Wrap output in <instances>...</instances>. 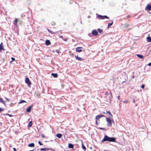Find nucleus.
Returning a JSON list of instances; mask_svg holds the SVG:
<instances>
[{
	"label": "nucleus",
	"instance_id": "obj_10",
	"mask_svg": "<svg viewBox=\"0 0 151 151\" xmlns=\"http://www.w3.org/2000/svg\"><path fill=\"white\" fill-rule=\"evenodd\" d=\"M75 57L76 59L78 60L82 61L83 60V59H82L81 58L79 57L78 55L75 56Z\"/></svg>",
	"mask_w": 151,
	"mask_h": 151
},
{
	"label": "nucleus",
	"instance_id": "obj_9",
	"mask_svg": "<svg viewBox=\"0 0 151 151\" xmlns=\"http://www.w3.org/2000/svg\"><path fill=\"white\" fill-rule=\"evenodd\" d=\"M106 113H108V117H109L108 118H109L110 119H111V118H112L111 117V116H112V115L111 114V113L110 112V111H107Z\"/></svg>",
	"mask_w": 151,
	"mask_h": 151
},
{
	"label": "nucleus",
	"instance_id": "obj_8",
	"mask_svg": "<svg viewBox=\"0 0 151 151\" xmlns=\"http://www.w3.org/2000/svg\"><path fill=\"white\" fill-rule=\"evenodd\" d=\"M83 47H77L76 49V51L77 52H81L82 51V49H83Z\"/></svg>",
	"mask_w": 151,
	"mask_h": 151
},
{
	"label": "nucleus",
	"instance_id": "obj_48",
	"mask_svg": "<svg viewBox=\"0 0 151 151\" xmlns=\"http://www.w3.org/2000/svg\"><path fill=\"white\" fill-rule=\"evenodd\" d=\"M42 137H44V135H42Z\"/></svg>",
	"mask_w": 151,
	"mask_h": 151
},
{
	"label": "nucleus",
	"instance_id": "obj_23",
	"mask_svg": "<svg viewBox=\"0 0 151 151\" xmlns=\"http://www.w3.org/2000/svg\"><path fill=\"white\" fill-rule=\"evenodd\" d=\"M17 20H18V19H15V20L14 21V24L15 25H16V24L17 23Z\"/></svg>",
	"mask_w": 151,
	"mask_h": 151
},
{
	"label": "nucleus",
	"instance_id": "obj_12",
	"mask_svg": "<svg viewBox=\"0 0 151 151\" xmlns=\"http://www.w3.org/2000/svg\"><path fill=\"white\" fill-rule=\"evenodd\" d=\"M51 76H53L54 78H57L58 76V75L56 73H52L51 74Z\"/></svg>",
	"mask_w": 151,
	"mask_h": 151
},
{
	"label": "nucleus",
	"instance_id": "obj_30",
	"mask_svg": "<svg viewBox=\"0 0 151 151\" xmlns=\"http://www.w3.org/2000/svg\"><path fill=\"white\" fill-rule=\"evenodd\" d=\"M145 85L144 84H142L141 86V88H145Z\"/></svg>",
	"mask_w": 151,
	"mask_h": 151
},
{
	"label": "nucleus",
	"instance_id": "obj_21",
	"mask_svg": "<svg viewBox=\"0 0 151 151\" xmlns=\"http://www.w3.org/2000/svg\"><path fill=\"white\" fill-rule=\"evenodd\" d=\"M32 121H30L29 122V123L28 125V126L27 127H30L31 126H32Z\"/></svg>",
	"mask_w": 151,
	"mask_h": 151
},
{
	"label": "nucleus",
	"instance_id": "obj_43",
	"mask_svg": "<svg viewBox=\"0 0 151 151\" xmlns=\"http://www.w3.org/2000/svg\"><path fill=\"white\" fill-rule=\"evenodd\" d=\"M131 78H134V76L133 75V76L132 77H131Z\"/></svg>",
	"mask_w": 151,
	"mask_h": 151
},
{
	"label": "nucleus",
	"instance_id": "obj_37",
	"mask_svg": "<svg viewBox=\"0 0 151 151\" xmlns=\"http://www.w3.org/2000/svg\"><path fill=\"white\" fill-rule=\"evenodd\" d=\"M117 98H118V100H120V96H118V97H117Z\"/></svg>",
	"mask_w": 151,
	"mask_h": 151
},
{
	"label": "nucleus",
	"instance_id": "obj_18",
	"mask_svg": "<svg viewBox=\"0 0 151 151\" xmlns=\"http://www.w3.org/2000/svg\"><path fill=\"white\" fill-rule=\"evenodd\" d=\"M113 24V21H112V22L111 23H109L108 24L107 28H109Z\"/></svg>",
	"mask_w": 151,
	"mask_h": 151
},
{
	"label": "nucleus",
	"instance_id": "obj_51",
	"mask_svg": "<svg viewBox=\"0 0 151 151\" xmlns=\"http://www.w3.org/2000/svg\"><path fill=\"white\" fill-rule=\"evenodd\" d=\"M2 124V122H0V124Z\"/></svg>",
	"mask_w": 151,
	"mask_h": 151
},
{
	"label": "nucleus",
	"instance_id": "obj_27",
	"mask_svg": "<svg viewBox=\"0 0 151 151\" xmlns=\"http://www.w3.org/2000/svg\"><path fill=\"white\" fill-rule=\"evenodd\" d=\"M46 150V148H42L40 149L41 151H45Z\"/></svg>",
	"mask_w": 151,
	"mask_h": 151
},
{
	"label": "nucleus",
	"instance_id": "obj_40",
	"mask_svg": "<svg viewBox=\"0 0 151 151\" xmlns=\"http://www.w3.org/2000/svg\"><path fill=\"white\" fill-rule=\"evenodd\" d=\"M5 99L7 100V101H9V99H7V98H6V97H5Z\"/></svg>",
	"mask_w": 151,
	"mask_h": 151
},
{
	"label": "nucleus",
	"instance_id": "obj_45",
	"mask_svg": "<svg viewBox=\"0 0 151 151\" xmlns=\"http://www.w3.org/2000/svg\"><path fill=\"white\" fill-rule=\"evenodd\" d=\"M55 24V23L54 22H53V23L52 24L53 25H54Z\"/></svg>",
	"mask_w": 151,
	"mask_h": 151
},
{
	"label": "nucleus",
	"instance_id": "obj_13",
	"mask_svg": "<svg viewBox=\"0 0 151 151\" xmlns=\"http://www.w3.org/2000/svg\"><path fill=\"white\" fill-rule=\"evenodd\" d=\"M68 147L69 148H73L74 147L73 145L72 144L69 143L68 145Z\"/></svg>",
	"mask_w": 151,
	"mask_h": 151
},
{
	"label": "nucleus",
	"instance_id": "obj_25",
	"mask_svg": "<svg viewBox=\"0 0 151 151\" xmlns=\"http://www.w3.org/2000/svg\"><path fill=\"white\" fill-rule=\"evenodd\" d=\"M101 118L100 115H97L96 117V118L97 120L98 119H99Z\"/></svg>",
	"mask_w": 151,
	"mask_h": 151
},
{
	"label": "nucleus",
	"instance_id": "obj_54",
	"mask_svg": "<svg viewBox=\"0 0 151 151\" xmlns=\"http://www.w3.org/2000/svg\"><path fill=\"white\" fill-rule=\"evenodd\" d=\"M124 82H125V81H123V82H122V83H124Z\"/></svg>",
	"mask_w": 151,
	"mask_h": 151
},
{
	"label": "nucleus",
	"instance_id": "obj_19",
	"mask_svg": "<svg viewBox=\"0 0 151 151\" xmlns=\"http://www.w3.org/2000/svg\"><path fill=\"white\" fill-rule=\"evenodd\" d=\"M137 56L140 59H142L143 58V56L140 54H137Z\"/></svg>",
	"mask_w": 151,
	"mask_h": 151
},
{
	"label": "nucleus",
	"instance_id": "obj_55",
	"mask_svg": "<svg viewBox=\"0 0 151 151\" xmlns=\"http://www.w3.org/2000/svg\"><path fill=\"white\" fill-rule=\"evenodd\" d=\"M137 104H136V106H137Z\"/></svg>",
	"mask_w": 151,
	"mask_h": 151
},
{
	"label": "nucleus",
	"instance_id": "obj_49",
	"mask_svg": "<svg viewBox=\"0 0 151 151\" xmlns=\"http://www.w3.org/2000/svg\"><path fill=\"white\" fill-rule=\"evenodd\" d=\"M46 150H49V148H46Z\"/></svg>",
	"mask_w": 151,
	"mask_h": 151
},
{
	"label": "nucleus",
	"instance_id": "obj_29",
	"mask_svg": "<svg viewBox=\"0 0 151 151\" xmlns=\"http://www.w3.org/2000/svg\"><path fill=\"white\" fill-rule=\"evenodd\" d=\"M11 58V59L12 60V62L14 61L15 60V58H14L13 57H12Z\"/></svg>",
	"mask_w": 151,
	"mask_h": 151
},
{
	"label": "nucleus",
	"instance_id": "obj_39",
	"mask_svg": "<svg viewBox=\"0 0 151 151\" xmlns=\"http://www.w3.org/2000/svg\"><path fill=\"white\" fill-rule=\"evenodd\" d=\"M13 149L14 151H16L17 150L15 148H13Z\"/></svg>",
	"mask_w": 151,
	"mask_h": 151
},
{
	"label": "nucleus",
	"instance_id": "obj_1",
	"mask_svg": "<svg viewBox=\"0 0 151 151\" xmlns=\"http://www.w3.org/2000/svg\"><path fill=\"white\" fill-rule=\"evenodd\" d=\"M106 141L116 142V139L115 137H110L106 135H105L104 138L101 140V142H103Z\"/></svg>",
	"mask_w": 151,
	"mask_h": 151
},
{
	"label": "nucleus",
	"instance_id": "obj_7",
	"mask_svg": "<svg viewBox=\"0 0 151 151\" xmlns=\"http://www.w3.org/2000/svg\"><path fill=\"white\" fill-rule=\"evenodd\" d=\"M146 9L148 11L151 10V5L148 4L146 7Z\"/></svg>",
	"mask_w": 151,
	"mask_h": 151
},
{
	"label": "nucleus",
	"instance_id": "obj_52",
	"mask_svg": "<svg viewBox=\"0 0 151 151\" xmlns=\"http://www.w3.org/2000/svg\"><path fill=\"white\" fill-rule=\"evenodd\" d=\"M34 150H29V151H33Z\"/></svg>",
	"mask_w": 151,
	"mask_h": 151
},
{
	"label": "nucleus",
	"instance_id": "obj_50",
	"mask_svg": "<svg viewBox=\"0 0 151 151\" xmlns=\"http://www.w3.org/2000/svg\"><path fill=\"white\" fill-rule=\"evenodd\" d=\"M1 151V148L0 147V151Z\"/></svg>",
	"mask_w": 151,
	"mask_h": 151
},
{
	"label": "nucleus",
	"instance_id": "obj_41",
	"mask_svg": "<svg viewBox=\"0 0 151 151\" xmlns=\"http://www.w3.org/2000/svg\"><path fill=\"white\" fill-rule=\"evenodd\" d=\"M13 104H12H12H10V106H13Z\"/></svg>",
	"mask_w": 151,
	"mask_h": 151
},
{
	"label": "nucleus",
	"instance_id": "obj_44",
	"mask_svg": "<svg viewBox=\"0 0 151 151\" xmlns=\"http://www.w3.org/2000/svg\"><path fill=\"white\" fill-rule=\"evenodd\" d=\"M133 102L134 103H135V100L134 99L133 101Z\"/></svg>",
	"mask_w": 151,
	"mask_h": 151
},
{
	"label": "nucleus",
	"instance_id": "obj_28",
	"mask_svg": "<svg viewBox=\"0 0 151 151\" xmlns=\"http://www.w3.org/2000/svg\"><path fill=\"white\" fill-rule=\"evenodd\" d=\"M4 110V109L3 108H0V113H1L2 111Z\"/></svg>",
	"mask_w": 151,
	"mask_h": 151
},
{
	"label": "nucleus",
	"instance_id": "obj_11",
	"mask_svg": "<svg viewBox=\"0 0 151 151\" xmlns=\"http://www.w3.org/2000/svg\"><path fill=\"white\" fill-rule=\"evenodd\" d=\"M45 45H49L51 44L50 41L49 40H46L45 41Z\"/></svg>",
	"mask_w": 151,
	"mask_h": 151
},
{
	"label": "nucleus",
	"instance_id": "obj_57",
	"mask_svg": "<svg viewBox=\"0 0 151 151\" xmlns=\"http://www.w3.org/2000/svg\"><path fill=\"white\" fill-rule=\"evenodd\" d=\"M51 150H52V149H51Z\"/></svg>",
	"mask_w": 151,
	"mask_h": 151
},
{
	"label": "nucleus",
	"instance_id": "obj_38",
	"mask_svg": "<svg viewBox=\"0 0 151 151\" xmlns=\"http://www.w3.org/2000/svg\"><path fill=\"white\" fill-rule=\"evenodd\" d=\"M100 116H101V117H105V116L104 115H100Z\"/></svg>",
	"mask_w": 151,
	"mask_h": 151
},
{
	"label": "nucleus",
	"instance_id": "obj_16",
	"mask_svg": "<svg viewBox=\"0 0 151 151\" xmlns=\"http://www.w3.org/2000/svg\"><path fill=\"white\" fill-rule=\"evenodd\" d=\"M62 136L61 134L58 133L56 134V136L58 138H60Z\"/></svg>",
	"mask_w": 151,
	"mask_h": 151
},
{
	"label": "nucleus",
	"instance_id": "obj_47",
	"mask_svg": "<svg viewBox=\"0 0 151 151\" xmlns=\"http://www.w3.org/2000/svg\"><path fill=\"white\" fill-rule=\"evenodd\" d=\"M50 29H48V31L49 32H51L50 31Z\"/></svg>",
	"mask_w": 151,
	"mask_h": 151
},
{
	"label": "nucleus",
	"instance_id": "obj_4",
	"mask_svg": "<svg viewBox=\"0 0 151 151\" xmlns=\"http://www.w3.org/2000/svg\"><path fill=\"white\" fill-rule=\"evenodd\" d=\"M25 82L26 84H27V86H29L31 84V83L30 81L29 78L28 77L26 78Z\"/></svg>",
	"mask_w": 151,
	"mask_h": 151
},
{
	"label": "nucleus",
	"instance_id": "obj_36",
	"mask_svg": "<svg viewBox=\"0 0 151 151\" xmlns=\"http://www.w3.org/2000/svg\"><path fill=\"white\" fill-rule=\"evenodd\" d=\"M148 65L149 66H151V62L148 64Z\"/></svg>",
	"mask_w": 151,
	"mask_h": 151
},
{
	"label": "nucleus",
	"instance_id": "obj_5",
	"mask_svg": "<svg viewBox=\"0 0 151 151\" xmlns=\"http://www.w3.org/2000/svg\"><path fill=\"white\" fill-rule=\"evenodd\" d=\"M92 34L94 36H96L98 35V32L96 30H93L92 32Z\"/></svg>",
	"mask_w": 151,
	"mask_h": 151
},
{
	"label": "nucleus",
	"instance_id": "obj_26",
	"mask_svg": "<svg viewBox=\"0 0 151 151\" xmlns=\"http://www.w3.org/2000/svg\"><path fill=\"white\" fill-rule=\"evenodd\" d=\"M24 102H26V101L24 100H22L19 103V104H22Z\"/></svg>",
	"mask_w": 151,
	"mask_h": 151
},
{
	"label": "nucleus",
	"instance_id": "obj_46",
	"mask_svg": "<svg viewBox=\"0 0 151 151\" xmlns=\"http://www.w3.org/2000/svg\"><path fill=\"white\" fill-rule=\"evenodd\" d=\"M64 40L65 41H67V39H64Z\"/></svg>",
	"mask_w": 151,
	"mask_h": 151
},
{
	"label": "nucleus",
	"instance_id": "obj_14",
	"mask_svg": "<svg viewBox=\"0 0 151 151\" xmlns=\"http://www.w3.org/2000/svg\"><path fill=\"white\" fill-rule=\"evenodd\" d=\"M147 40L148 42H151V37L150 36H148L147 38Z\"/></svg>",
	"mask_w": 151,
	"mask_h": 151
},
{
	"label": "nucleus",
	"instance_id": "obj_53",
	"mask_svg": "<svg viewBox=\"0 0 151 151\" xmlns=\"http://www.w3.org/2000/svg\"><path fill=\"white\" fill-rule=\"evenodd\" d=\"M127 102L126 101H124V102Z\"/></svg>",
	"mask_w": 151,
	"mask_h": 151
},
{
	"label": "nucleus",
	"instance_id": "obj_17",
	"mask_svg": "<svg viewBox=\"0 0 151 151\" xmlns=\"http://www.w3.org/2000/svg\"><path fill=\"white\" fill-rule=\"evenodd\" d=\"M34 146H35V144L33 143H31L28 145V146H29V147H34Z\"/></svg>",
	"mask_w": 151,
	"mask_h": 151
},
{
	"label": "nucleus",
	"instance_id": "obj_33",
	"mask_svg": "<svg viewBox=\"0 0 151 151\" xmlns=\"http://www.w3.org/2000/svg\"><path fill=\"white\" fill-rule=\"evenodd\" d=\"M107 112V111H106V112H103V113L104 114H108V113H106Z\"/></svg>",
	"mask_w": 151,
	"mask_h": 151
},
{
	"label": "nucleus",
	"instance_id": "obj_2",
	"mask_svg": "<svg viewBox=\"0 0 151 151\" xmlns=\"http://www.w3.org/2000/svg\"><path fill=\"white\" fill-rule=\"evenodd\" d=\"M106 119L107 123V126L110 127H111L112 126L111 119H110L109 118H106Z\"/></svg>",
	"mask_w": 151,
	"mask_h": 151
},
{
	"label": "nucleus",
	"instance_id": "obj_34",
	"mask_svg": "<svg viewBox=\"0 0 151 151\" xmlns=\"http://www.w3.org/2000/svg\"><path fill=\"white\" fill-rule=\"evenodd\" d=\"M111 123H114V121L113 119V118H111Z\"/></svg>",
	"mask_w": 151,
	"mask_h": 151
},
{
	"label": "nucleus",
	"instance_id": "obj_31",
	"mask_svg": "<svg viewBox=\"0 0 151 151\" xmlns=\"http://www.w3.org/2000/svg\"><path fill=\"white\" fill-rule=\"evenodd\" d=\"M99 129H100L102 130H105V128H103L99 127Z\"/></svg>",
	"mask_w": 151,
	"mask_h": 151
},
{
	"label": "nucleus",
	"instance_id": "obj_24",
	"mask_svg": "<svg viewBox=\"0 0 151 151\" xmlns=\"http://www.w3.org/2000/svg\"><path fill=\"white\" fill-rule=\"evenodd\" d=\"M98 31L99 33H101L103 32V30L101 29L100 28H98Z\"/></svg>",
	"mask_w": 151,
	"mask_h": 151
},
{
	"label": "nucleus",
	"instance_id": "obj_42",
	"mask_svg": "<svg viewBox=\"0 0 151 151\" xmlns=\"http://www.w3.org/2000/svg\"><path fill=\"white\" fill-rule=\"evenodd\" d=\"M96 124L97 125H98V120H96Z\"/></svg>",
	"mask_w": 151,
	"mask_h": 151
},
{
	"label": "nucleus",
	"instance_id": "obj_6",
	"mask_svg": "<svg viewBox=\"0 0 151 151\" xmlns=\"http://www.w3.org/2000/svg\"><path fill=\"white\" fill-rule=\"evenodd\" d=\"M33 105L32 104L31 106H29L26 109V111L28 112H31L32 108L33 107Z\"/></svg>",
	"mask_w": 151,
	"mask_h": 151
},
{
	"label": "nucleus",
	"instance_id": "obj_20",
	"mask_svg": "<svg viewBox=\"0 0 151 151\" xmlns=\"http://www.w3.org/2000/svg\"><path fill=\"white\" fill-rule=\"evenodd\" d=\"M82 148L83 149V150L84 151H85L86 150V148L85 146L83 144V142H82Z\"/></svg>",
	"mask_w": 151,
	"mask_h": 151
},
{
	"label": "nucleus",
	"instance_id": "obj_15",
	"mask_svg": "<svg viewBox=\"0 0 151 151\" xmlns=\"http://www.w3.org/2000/svg\"><path fill=\"white\" fill-rule=\"evenodd\" d=\"M2 44V42L0 44V51H1L2 50H4V47L3 46Z\"/></svg>",
	"mask_w": 151,
	"mask_h": 151
},
{
	"label": "nucleus",
	"instance_id": "obj_22",
	"mask_svg": "<svg viewBox=\"0 0 151 151\" xmlns=\"http://www.w3.org/2000/svg\"><path fill=\"white\" fill-rule=\"evenodd\" d=\"M0 102L1 103H2L4 104H5V101H4L3 99L1 98H0Z\"/></svg>",
	"mask_w": 151,
	"mask_h": 151
},
{
	"label": "nucleus",
	"instance_id": "obj_32",
	"mask_svg": "<svg viewBox=\"0 0 151 151\" xmlns=\"http://www.w3.org/2000/svg\"><path fill=\"white\" fill-rule=\"evenodd\" d=\"M38 143L40 145H42V143L40 141H39L38 142Z\"/></svg>",
	"mask_w": 151,
	"mask_h": 151
},
{
	"label": "nucleus",
	"instance_id": "obj_56",
	"mask_svg": "<svg viewBox=\"0 0 151 151\" xmlns=\"http://www.w3.org/2000/svg\"><path fill=\"white\" fill-rule=\"evenodd\" d=\"M63 37V36H61V37Z\"/></svg>",
	"mask_w": 151,
	"mask_h": 151
},
{
	"label": "nucleus",
	"instance_id": "obj_35",
	"mask_svg": "<svg viewBox=\"0 0 151 151\" xmlns=\"http://www.w3.org/2000/svg\"><path fill=\"white\" fill-rule=\"evenodd\" d=\"M10 117H12L13 116V115H11V114H7Z\"/></svg>",
	"mask_w": 151,
	"mask_h": 151
},
{
	"label": "nucleus",
	"instance_id": "obj_3",
	"mask_svg": "<svg viewBox=\"0 0 151 151\" xmlns=\"http://www.w3.org/2000/svg\"><path fill=\"white\" fill-rule=\"evenodd\" d=\"M97 18L100 19H104L105 18L109 19V17L106 15L102 16L98 14L97 16Z\"/></svg>",
	"mask_w": 151,
	"mask_h": 151
}]
</instances>
